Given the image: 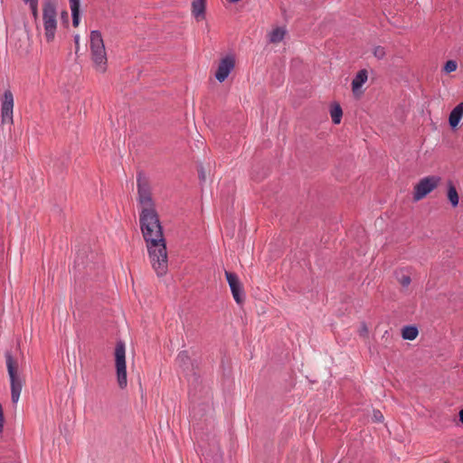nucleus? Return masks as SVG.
Returning <instances> with one entry per match:
<instances>
[{"label":"nucleus","mask_w":463,"mask_h":463,"mask_svg":"<svg viewBox=\"0 0 463 463\" xmlns=\"http://www.w3.org/2000/svg\"><path fill=\"white\" fill-rule=\"evenodd\" d=\"M79 42H80V35L79 34H75L74 35V43H75V45H76V52L79 50Z\"/></svg>","instance_id":"25"},{"label":"nucleus","mask_w":463,"mask_h":463,"mask_svg":"<svg viewBox=\"0 0 463 463\" xmlns=\"http://www.w3.org/2000/svg\"><path fill=\"white\" fill-rule=\"evenodd\" d=\"M225 277L235 302L239 305L242 304L244 293L239 277L235 273L227 270L225 271Z\"/></svg>","instance_id":"10"},{"label":"nucleus","mask_w":463,"mask_h":463,"mask_svg":"<svg viewBox=\"0 0 463 463\" xmlns=\"http://www.w3.org/2000/svg\"><path fill=\"white\" fill-rule=\"evenodd\" d=\"M419 334L418 328L415 326H405L402 328V338L405 340H414Z\"/></svg>","instance_id":"16"},{"label":"nucleus","mask_w":463,"mask_h":463,"mask_svg":"<svg viewBox=\"0 0 463 463\" xmlns=\"http://www.w3.org/2000/svg\"><path fill=\"white\" fill-rule=\"evenodd\" d=\"M441 181L439 175H428L421 178L414 186L413 200L418 202L427 196L434 189L438 187Z\"/></svg>","instance_id":"7"},{"label":"nucleus","mask_w":463,"mask_h":463,"mask_svg":"<svg viewBox=\"0 0 463 463\" xmlns=\"http://www.w3.org/2000/svg\"><path fill=\"white\" fill-rule=\"evenodd\" d=\"M140 229L146 241L150 264L157 277L168 271V257L163 227L156 209H142Z\"/></svg>","instance_id":"1"},{"label":"nucleus","mask_w":463,"mask_h":463,"mask_svg":"<svg viewBox=\"0 0 463 463\" xmlns=\"http://www.w3.org/2000/svg\"><path fill=\"white\" fill-rule=\"evenodd\" d=\"M192 14L197 21L205 17V0H193Z\"/></svg>","instance_id":"13"},{"label":"nucleus","mask_w":463,"mask_h":463,"mask_svg":"<svg viewBox=\"0 0 463 463\" xmlns=\"http://www.w3.org/2000/svg\"><path fill=\"white\" fill-rule=\"evenodd\" d=\"M137 201L142 209H156L152 198L150 184L142 173H138L137 177Z\"/></svg>","instance_id":"6"},{"label":"nucleus","mask_w":463,"mask_h":463,"mask_svg":"<svg viewBox=\"0 0 463 463\" xmlns=\"http://www.w3.org/2000/svg\"><path fill=\"white\" fill-rule=\"evenodd\" d=\"M188 355H187V353L186 352H181L178 356H177V359L182 361V362H184L185 360H188Z\"/></svg>","instance_id":"24"},{"label":"nucleus","mask_w":463,"mask_h":463,"mask_svg":"<svg viewBox=\"0 0 463 463\" xmlns=\"http://www.w3.org/2000/svg\"><path fill=\"white\" fill-rule=\"evenodd\" d=\"M25 4H29L33 18H38V0H22Z\"/></svg>","instance_id":"19"},{"label":"nucleus","mask_w":463,"mask_h":463,"mask_svg":"<svg viewBox=\"0 0 463 463\" xmlns=\"http://www.w3.org/2000/svg\"><path fill=\"white\" fill-rule=\"evenodd\" d=\"M463 117V102L458 103L450 112L449 123L451 128H456Z\"/></svg>","instance_id":"11"},{"label":"nucleus","mask_w":463,"mask_h":463,"mask_svg":"<svg viewBox=\"0 0 463 463\" xmlns=\"http://www.w3.org/2000/svg\"><path fill=\"white\" fill-rule=\"evenodd\" d=\"M5 362L11 384V400L13 403H17L23 388V382L16 373V362L11 352H5Z\"/></svg>","instance_id":"3"},{"label":"nucleus","mask_w":463,"mask_h":463,"mask_svg":"<svg viewBox=\"0 0 463 463\" xmlns=\"http://www.w3.org/2000/svg\"><path fill=\"white\" fill-rule=\"evenodd\" d=\"M285 34H286L285 29H283L281 27H277L269 33V42L270 43H279L283 40Z\"/></svg>","instance_id":"18"},{"label":"nucleus","mask_w":463,"mask_h":463,"mask_svg":"<svg viewBox=\"0 0 463 463\" xmlns=\"http://www.w3.org/2000/svg\"><path fill=\"white\" fill-rule=\"evenodd\" d=\"M330 116L334 124H339L342 119L343 110L338 103H335L330 109Z\"/></svg>","instance_id":"17"},{"label":"nucleus","mask_w":463,"mask_h":463,"mask_svg":"<svg viewBox=\"0 0 463 463\" xmlns=\"http://www.w3.org/2000/svg\"><path fill=\"white\" fill-rule=\"evenodd\" d=\"M199 178H200L201 181H204L205 180V175H204L203 167L201 168V170L199 172Z\"/></svg>","instance_id":"26"},{"label":"nucleus","mask_w":463,"mask_h":463,"mask_svg":"<svg viewBox=\"0 0 463 463\" xmlns=\"http://www.w3.org/2000/svg\"><path fill=\"white\" fill-rule=\"evenodd\" d=\"M399 281L401 283V285L403 287V288H407L409 287V285L411 284V278L410 276L408 275H402L400 279H399Z\"/></svg>","instance_id":"22"},{"label":"nucleus","mask_w":463,"mask_h":463,"mask_svg":"<svg viewBox=\"0 0 463 463\" xmlns=\"http://www.w3.org/2000/svg\"><path fill=\"white\" fill-rule=\"evenodd\" d=\"M72 16V25L77 27L80 24V0H69Z\"/></svg>","instance_id":"15"},{"label":"nucleus","mask_w":463,"mask_h":463,"mask_svg":"<svg viewBox=\"0 0 463 463\" xmlns=\"http://www.w3.org/2000/svg\"><path fill=\"white\" fill-rule=\"evenodd\" d=\"M56 14V7L52 1L49 0L45 2L43 8V19L45 38L49 43L52 42L55 36L57 28Z\"/></svg>","instance_id":"4"},{"label":"nucleus","mask_w":463,"mask_h":463,"mask_svg":"<svg viewBox=\"0 0 463 463\" xmlns=\"http://www.w3.org/2000/svg\"><path fill=\"white\" fill-rule=\"evenodd\" d=\"M14 96L11 90L4 92L1 105L2 124H13Z\"/></svg>","instance_id":"9"},{"label":"nucleus","mask_w":463,"mask_h":463,"mask_svg":"<svg viewBox=\"0 0 463 463\" xmlns=\"http://www.w3.org/2000/svg\"><path fill=\"white\" fill-rule=\"evenodd\" d=\"M368 72L365 69L360 70L352 80V90L354 94L367 81Z\"/></svg>","instance_id":"12"},{"label":"nucleus","mask_w":463,"mask_h":463,"mask_svg":"<svg viewBox=\"0 0 463 463\" xmlns=\"http://www.w3.org/2000/svg\"><path fill=\"white\" fill-rule=\"evenodd\" d=\"M235 67V56L233 54H227L221 59L217 71L215 72V79L219 82H223Z\"/></svg>","instance_id":"8"},{"label":"nucleus","mask_w":463,"mask_h":463,"mask_svg":"<svg viewBox=\"0 0 463 463\" xmlns=\"http://www.w3.org/2000/svg\"><path fill=\"white\" fill-rule=\"evenodd\" d=\"M90 48L95 69L99 72H105L107 70L108 58L104 41L99 30L90 32Z\"/></svg>","instance_id":"2"},{"label":"nucleus","mask_w":463,"mask_h":463,"mask_svg":"<svg viewBox=\"0 0 463 463\" xmlns=\"http://www.w3.org/2000/svg\"><path fill=\"white\" fill-rule=\"evenodd\" d=\"M447 186H448V193H447L448 200H449V203L451 204V206L453 208H456L459 203V196H458V191H457L455 185L453 184L452 181H450V180L448 181Z\"/></svg>","instance_id":"14"},{"label":"nucleus","mask_w":463,"mask_h":463,"mask_svg":"<svg viewBox=\"0 0 463 463\" xmlns=\"http://www.w3.org/2000/svg\"><path fill=\"white\" fill-rule=\"evenodd\" d=\"M459 420L463 424V410H460L458 412Z\"/></svg>","instance_id":"27"},{"label":"nucleus","mask_w":463,"mask_h":463,"mask_svg":"<svg viewBox=\"0 0 463 463\" xmlns=\"http://www.w3.org/2000/svg\"><path fill=\"white\" fill-rule=\"evenodd\" d=\"M385 49L383 46H376L373 49V55L378 59L382 60L385 57Z\"/></svg>","instance_id":"21"},{"label":"nucleus","mask_w":463,"mask_h":463,"mask_svg":"<svg viewBox=\"0 0 463 463\" xmlns=\"http://www.w3.org/2000/svg\"><path fill=\"white\" fill-rule=\"evenodd\" d=\"M373 416V420L375 422H382V421H383V415L382 414V412L379 410H374Z\"/></svg>","instance_id":"23"},{"label":"nucleus","mask_w":463,"mask_h":463,"mask_svg":"<svg viewBox=\"0 0 463 463\" xmlns=\"http://www.w3.org/2000/svg\"><path fill=\"white\" fill-rule=\"evenodd\" d=\"M445 463H448V462H445Z\"/></svg>","instance_id":"29"},{"label":"nucleus","mask_w":463,"mask_h":463,"mask_svg":"<svg viewBox=\"0 0 463 463\" xmlns=\"http://www.w3.org/2000/svg\"><path fill=\"white\" fill-rule=\"evenodd\" d=\"M362 332H364V333H366V332H367V327H366V326H365V325H363Z\"/></svg>","instance_id":"28"},{"label":"nucleus","mask_w":463,"mask_h":463,"mask_svg":"<svg viewBox=\"0 0 463 463\" xmlns=\"http://www.w3.org/2000/svg\"><path fill=\"white\" fill-rule=\"evenodd\" d=\"M457 62L455 61L449 60L445 63L443 70L445 72L450 73L455 71L457 70Z\"/></svg>","instance_id":"20"},{"label":"nucleus","mask_w":463,"mask_h":463,"mask_svg":"<svg viewBox=\"0 0 463 463\" xmlns=\"http://www.w3.org/2000/svg\"><path fill=\"white\" fill-rule=\"evenodd\" d=\"M115 363L117 371V381L119 388L124 389L128 385L127 365H126V346L121 340L117 342L115 347Z\"/></svg>","instance_id":"5"}]
</instances>
